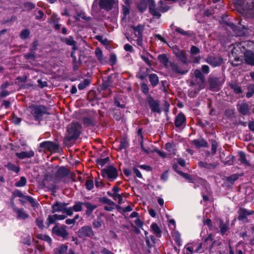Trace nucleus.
Listing matches in <instances>:
<instances>
[{"instance_id": "1", "label": "nucleus", "mask_w": 254, "mask_h": 254, "mask_svg": "<svg viewBox=\"0 0 254 254\" xmlns=\"http://www.w3.org/2000/svg\"><path fill=\"white\" fill-rule=\"evenodd\" d=\"M81 125L76 122H73L67 127V133L65 138L68 141H71L78 138L81 133Z\"/></svg>"}, {"instance_id": "2", "label": "nucleus", "mask_w": 254, "mask_h": 254, "mask_svg": "<svg viewBox=\"0 0 254 254\" xmlns=\"http://www.w3.org/2000/svg\"><path fill=\"white\" fill-rule=\"evenodd\" d=\"M205 87V79L194 78L190 83L189 94L191 97L196 96L200 90Z\"/></svg>"}, {"instance_id": "3", "label": "nucleus", "mask_w": 254, "mask_h": 254, "mask_svg": "<svg viewBox=\"0 0 254 254\" xmlns=\"http://www.w3.org/2000/svg\"><path fill=\"white\" fill-rule=\"evenodd\" d=\"M102 176L110 181H114L118 176V172L117 169L112 166L106 167L101 171Z\"/></svg>"}, {"instance_id": "4", "label": "nucleus", "mask_w": 254, "mask_h": 254, "mask_svg": "<svg viewBox=\"0 0 254 254\" xmlns=\"http://www.w3.org/2000/svg\"><path fill=\"white\" fill-rule=\"evenodd\" d=\"M77 236L80 239L86 240L87 238H94L95 235L92 228L89 226L81 227L77 232Z\"/></svg>"}, {"instance_id": "5", "label": "nucleus", "mask_w": 254, "mask_h": 254, "mask_svg": "<svg viewBox=\"0 0 254 254\" xmlns=\"http://www.w3.org/2000/svg\"><path fill=\"white\" fill-rule=\"evenodd\" d=\"M67 227L66 225H56L52 229V233L54 235L62 237L64 240L68 238L69 233L67 231Z\"/></svg>"}, {"instance_id": "6", "label": "nucleus", "mask_w": 254, "mask_h": 254, "mask_svg": "<svg viewBox=\"0 0 254 254\" xmlns=\"http://www.w3.org/2000/svg\"><path fill=\"white\" fill-rule=\"evenodd\" d=\"M40 147L43 148L44 152L49 151L52 152H59L61 150L58 144L50 141H46L41 143Z\"/></svg>"}, {"instance_id": "7", "label": "nucleus", "mask_w": 254, "mask_h": 254, "mask_svg": "<svg viewBox=\"0 0 254 254\" xmlns=\"http://www.w3.org/2000/svg\"><path fill=\"white\" fill-rule=\"evenodd\" d=\"M171 68L170 75L172 77H177L178 75H184L188 72V69L183 68L176 63H170Z\"/></svg>"}, {"instance_id": "8", "label": "nucleus", "mask_w": 254, "mask_h": 254, "mask_svg": "<svg viewBox=\"0 0 254 254\" xmlns=\"http://www.w3.org/2000/svg\"><path fill=\"white\" fill-rule=\"evenodd\" d=\"M31 114L38 120L45 114H47V109L43 106H34L31 108Z\"/></svg>"}, {"instance_id": "9", "label": "nucleus", "mask_w": 254, "mask_h": 254, "mask_svg": "<svg viewBox=\"0 0 254 254\" xmlns=\"http://www.w3.org/2000/svg\"><path fill=\"white\" fill-rule=\"evenodd\" d=\"M17 197L19 198V201L22 204H25L27 202H29L33 207L36 205V203L33 198L32 197L23 194L21 191L17 190Z\"/></svg>"}, {"instance_id": "10", "label": "nucleus", "mask_w": 254, "mask_h": 254, "mask_svg": "<svg viewBox=\"0 0 254 254\" xmlns=\"http://www.w3.org/2000/svg\"><path fill=\"white\" fill-rule=\"evenodd\" d=\"M146 101L152 112L158 113H160L161 112L159 102L157 100H154L150 95H148L147 97Z\"/></svg>"}, {"instance_id": "11", "label": "nucleus", "mask_w": 254, "mask_h": 254, "mask_svg": "<svg viewBox=\"0 0 254 254\" xmlns=\"http://www.w3.org/2000/svg\"><path fill=\"white\" fill-rule=\"evenodd\" d=\"M239 220L244 222H248V216L254 213V211L251 210H248L245 208L241 207L238 211Z\"/></svg>"}, {"instance_id": "12", "label": "nucleus", "mask_w": 254, "mask_h": 254, "mask_svg": "<svg viewBox=\"0 0 254 254\" xmlns=\"http://www.w3.org/2000/svg\"><path fill=\"white\" fill-rule=\"evenodd\" d=\"M174 124L176 127L178 128L182 129L186 127V118L182 112H180L176 116Z\"/></svg>"}, {"instance_id": "13", "label": "nucleus", "mask_w": 254, "mask_h": 254, "mask_svg": "<svg viewBox=\"0 0 254 254\" xmlns=\"http://www.w3.org/2000/svg\"><path fill=\"white\" fill-rule=\"evenodd\" d=\"M205 61L212 66H219L222 62V60L220 57L212 56H208Z\"/></svg>"}, {"instance_id": "14", "label": "nucleus", "mask_w": 254, "mask_h": 254, "mask_svg": "<svg viewBox=\"0 0 254 254\" xmlns=\"http://www.w3.org/2000/svg\"><path fill=\"white\" fill-rule=\"evenodd\" d=\"M210 88L211 90H217L222 84L220 79L218 77H209L208 79Z\"/></svg>"}, {"instance_id": "15", "label": "nucleus", "mask_w": 254, "mask_h": 254, "mask_svg": "<svg viewBox=\"0 0 254 254\" xmlns=\"http://www.w3.org/2000/svg\"><path fill=\"white\" fill-rule=\"evenodd\" d=\"M68 203L59 202L58 201L55 202L52 205V212L53 213L56 212H64Z\"/></svg>"}, {"instance_id": "16", "label": "nucleus", "mask_w": 254, "mask_h": 254, "mask_svg": "<svg viewBox=\"0 0 254 254\" xmlns=\"http://www.w3.org/2000/svg\"><path fill=\"white\" fill-rule=\"evenodd\" d=\"M173 52L176 57L178 58L181 62L184 64L187 63L186 54L184 51L178 48H175Z\"/></svg>"}, {"instance_id": "17", "label": "nucleus", "mask_w": 254, "mask_h": 254, "mask_svg": "<svg viewBox=\"0 0 254 254\" xmlns=\"http://www.w3.org/2000/svg\"><path fill=\"white\" fill-rule=\"evenodd\" d=\"M149 10L150 12L154 17L159 18L161 14L158 9L155 7L154 1L153 0H149Z\"/></svg>"}, {"instance_id": "18", "label": "nucleus", "mask_w": 254, "mask_h": 254, "mask_svg": "<svg viewBox=\"0 0 254 254\" xmlns=\"http://www.w3.org/2000/svg\"><path fill=\"white\" fill-rule=\"evenodd\" d=\"M244 60L246 64L254 65V53L250 51H246L244 54Z\"/></svg>"}, {"instance_id": "19", "label": "nucleus", "mask_w": 254, "mask_h": 254, "mask_svg": "<svg viewBox=\"0 0 254 254\" xmlns=\"http://www.w3.org/2000/svg\"><path fill=\"white\" fill-rule=\"evenodd\" d=\"M237 110L238 112L243 115L248 114L250 111L249 105L245 102H242L237 105Z\"/></svg>"}, {"instance_id": "20", "label": "nucleus", "mask_w": 254, "mask_h": 254, "mask_svg": "<svg viewBox=\"0 0 254 254\" xmlns=\"http://www.w3.org/2000/svg\"><path fill=\"white\" fill-rule=\"evenodd\" d=\"M114 3V0H100L99 5L102 8L110 10Z\"/></svg>"}, {"instance_id": "21", "label": "nucleus", "mask_w": 254, "mask_h": 254, "mask_svg": "<svg viewBox=\"0 0 254 254\" xmlns=\"http://www.w3.org/2000/svg\"><path fill=\"white\" fill-rule=\"evenodd\" d=\"M217 162L214 163H208L206 162L200 161L198 163V166L201 168L211 170L215 169L218 165Z\"/></svg>"}, {"instance_id": "22", "label": "nucleus", "mask_w": 254, "mask_h": 254, "mask_svg": "<svg viewBox=\"0 0 254 254\" xmlns=\"http://www.w3.org/2000/svg\"><path fill=\"white\" fill-rule=\"evenodd\" d=\"M83 205L86 208L85 214L87 216H89L92 213L93 210L97 207V205L93 204L88 201L83 202Z\"/></svg>"}, {"instance_id": "23", "label": "nucleus", "mask_w": 254, "mask_h": 254, "mask_svg": "<svg viewBox=\"0 0 254 254\" xmlns=\"http://www.w3.org/2000/svg\"><path fill=\"white\" fill-rule=\"evenodd\" d=\"M34 154V152L31 150L29 151H22L19 153H17V157L20 159L30 158L33 157Z\"/></svg>"}, {"instance_id": "24", "label": "nucleus", "mask_w": 254, "mask_h": 254, "mask_svg": "<svg viewBox=\"0 0 254 254\" xmlns=\"http://www.w3.org/2000/svg\"><path fill=\"white\" fill-rule=\"evenodd\" d=\"M62 41L68 45L72 46V49L73 51H75L77 49L76 47V42L74 40L73 37L69 36L68 38H64L62 39Z\"/></svg>"}, {"instance_id": "25", "label": "nucleus", "mask_w": 254, "mask_h": 254, "mask_svg": "<svg viewBox=\"0 0 254 254\" xmlns=\"http://www.w3.org/2000/svg\"><path fill=\"white\" fill-rule=\"evenodd\" d=\"M131 28L133 30L134 33L136 37L142 36L144 25L138 24L137 26H131Z\"/></svg>"}, {"instance_id": "26", "label": "nucleus", "mask_w": 254, "mask_h": 254, "mask_svg": "<svg viewBox=\"0 0 254 254\" xmlns=\"http://www.w3.org/2000/svg\"><path fill=\"white\" fill-rule=\"evenodd\" d=\"M68 246L62 244L54 250L55 254H65L68 250Z\"/></svg>"}, {"instance_id": "27", "label": "nucleus", "mask_w": 254, "mask_h": 254, "mask_svg": "<svg viewBox=\"0 0 254 254\" xmlns=\"http://www.w3.org/2000/svg\"><path fill=\"white\" fill-rule=\"evenodd\" d=\"M95 54L98 60L102 64L106 63V58L103 56L102 52L99 48H97L95 51Z\"/></svg>"}, {"instance_id": "28", "label": "nucleus", "mask_w": 254, "mask_h": 254, "mask_svg": "<svg viewBox=\"0 0 254 254\" xmlns=\"http://www.w3.org/2000/svg\"><path fill=\"white\" fill-rule=\"evenodd\" d=\"M148 56L152 57L148 52H147L145 51H143L142 54L140 55L141 59L148 66H150L152 65V61L149 59Z\"/></svg>"}, {"instance_id": "29", "label": "nucleus", "mask_w": 254, "mask_h": 254, "mask_svg": "<svg viewBox=\"0 0 254 254\" xmlns=\"http://www.w3.org/2000/svg\"><path fill=\"white\" fill-rule=\"evenodd\" d=\"M151 229L152 232L157 237H160L161 236V231L156 223H152L151 225Z\"/></svg>"}, {"instance_id": "30", "label": "nucleus", "mask_w": 254, "mask_h": 254, "mask_svg": "<svg viewBox=\"0 0 254 254\" xmlns=\"http://www.w3.org/2000/svg\"><path fill=\"white\" fill-rule=\"evenodd\" d=\"M239 161L241 162V163L244 164V165L248 166H251V163L247 160L246 158V155L245 154L244 152L242 151H240L239 153Z\"/></svg>"}, {"instance_id": "31", "label": "nucleus", "mask_w": 254, "mask_h": 254, "mask_svg": "<svg viewBox=\"0 0 254 254\" xmlns=\"http://www.w3.org/2000/svg\"><path fill=\"white\" fill-rule=\"evenodd\" d=\"M29 217V214L23 209H20L17 210V217L22 219L25 220L28 219Z\"/></svg>"}, {"instance_id": "32", "label": "nucleus", "mask_w": 254, "mask_h": 254, "mask_svg": "<svg viewBox=\"0 0 254 254\" xmlns=\"http://www.w3.org/2000/svg\"><path fill=\"white\" fill-rule=\"evenodd\" d=\"M107 194L113 197L115 200H118L119 204H121L123 201V195L118 193H112L110 191L107 192Z\"/></svg>"}, {"instance_id": "33", "label": "nucleus", "mask_w": 254, "mask_h": 254, "mask_svg": "<svg viewBox=\"0 0 254 254\" xmlns=\"http://www.w3.org/2000/svg\"><path fill=\"white\" fill-rule=\"evenodd\" d=\"M149 80L152 86H156L159 83V79L157 75L154 73H151L149 76Z\"/></svg>"}, {"instance_id": "34", "label": "nucleus", "mask_w": 254, "mask_h": 254, "mask_svg": "<svg viewBox=\"0 0 254 254\" xmlns=\"http://www.w3.org/2000/svg\"><path fill=\"white\" fill-rule=\"evenodd\" d=\"M229 86L236 94H240L242 93V90L241 86L237 83L231 82L229 84Z\"/></svg>"}, {"instance_id": "35", "label": "nucleus", "mask_w": 254, "mask_h": 254, "mask_svg": "<svg viewBox=\"0 0 254 254\" xmlns=\"http://www.w3.org/2000/svg\"><path fill=\"white\" fill-rule=\"evenodd\" d=\"M158 59L165 67H168L169 60L165 54L159 55L158 56Z\"/></svg>"}, {"instance_id": "36", "label": "nucleus", "mask_w": 254, "mask_h": 254, "mask_svg": "<svg viewBox=\"0 0 254 254\" xmlns=\"http://www.w3.org/2000/svg\"><path fill=\"white\" fill-rule=\"evenodd\" d=\"M192 142L197 147L208 146V143L203 139H195L192 141Z\"/></svg>"}, {"instance_id": "37", "label": "nucleus", "mask_w": 254, "mask_h": 254, "mask_svg": "<svg viewBox=\"0 0 254 254\" xmlns=\"http://www.w3.org/2000/svg\"><path fill=\"white\" fill-rule=\"evenodd\" d=\"M35 235L38 239L47 242L49 244H51L52 239L48 235L43 234L36 233H35Z\"/></svg>"}, {"instance_id": "38", "label": "nucleus", "mask_w": 254, "mask_h": 254, "mask_svg": "<svg viewBox=\"0 0 254 254\" xmlns=\"http://www.w3.org/2000/svg\"><path fill=\"white\" fill-rule=\"evenodd\" d=\"M147 4L146 0H140L137 4V8L141 12L144 11L147 8Z\"/></svg>"}, {"instance_id": "39", "label": "nucleus", "mask_w": 254, "mask_h": 254, "mask_svg": "<svg viewBox=\"0 0 254 254\" xmlns=\"http://www.w3.org/2000/svg\"><path fill=\"white\" fill-rule=\"evenodd\" d=\"M219 227L221 233L224 235L229 229V223H224L223 221H221Z\"/></svg>"}, {"instance_id": "40", "label": "nucleus", "mask_w": 254, "mask_h": 254, "mask_svg": "<svg viewBox=\"0 0 254 254\" xmlns=\"http://www.w3.org/2000/svg\"><path fill=\"white\" fill-rule=\"evenodd\" d=\"M235 50V48H234L232 50V56L234 57V60H232V64L235 66H236V65L239 64L241 63L242 60L240 58L237 57L236 56L234 55V54H235L234 50Z\"/></svg>"}, {"instance_id": "41", "label": "nucleus", "mask_w": 254, "mask_h": 254, "mask_svg": "<svg viewBox=\"0 0 254 254\" xmlns=\"http://www.w3.org/2000/svg\"><path fill=\"white\" fill-rule=\"evenodd\" d=\"M68 174V170L66 169L65 167H60L57 173V175L59 177H64L67 175Z\"/></svg>"}, {"instance_id": "42", "label": "nucleus", "mask_w": 254, "mask_h": 254, "mask_svg": "<svg viewBox=\"0 0 254 254\" xmlns=\"http://www.w3.org/2000/svg\"><path fill=\"white\" fill-rule=\"evenodd\" d=\"M178 173L179 174L181 175L182 177H183L186 180H187L189 181V182L191 183H194V179L191 175H190L185 173H183L181 171H178Z\"/></svg>"}, {"instance_id": "43", "label": "nucleus", "mask_w": 254, "mask_h": 254, "mask_svg": "<svg viewBox=\"0 0 254 254\" xmlns=\"http://www.w3.org/2000/svg\"><path fill=\"white\" fill-rule=\"evenodd\" d=\"M83 203L80 201H76L75 204L72 207V209L75 212L81 211L82 210V205Z\"/></svg>"}, {"instance_id": "44", "label": "nucleus", "mask_w": 254, "mask_h": 254, "mask_svg": "<svg viewBox=\"0 0 254 254\" xmlns=\"http://www.w3.org/2000/svg\"><path fill=\"white\" fill-rule=\"evenodd\" d=\"M90 83V81L88 79H85L81 81L78 85L79 90H83L88 86Z\"/></svg>"}, {"instance_id": "45", "label": "nucleus", "mask_w": 254, "mask_h": 254, "mask_svg": "<svg viewBox=\"0 0 254 254\" xmlns=\"http://www.w3.org/2000/svg\"><path fill=\"white\" fill-rule=\"evenodd\" d=\"M165 149L169 152L170 155L175 154V148L174 145L171 143H167L165 144Z\"/></svg>"}, {"instance_id": "46", "label": "nucleus", "mask_w": 254, "mask_h": 254, "mask_svg": "<svg viewBox=\"0 0 254 254\" xmlns=\"http://www.w3.org/2000/svg\"><path fill=\"white\" fill-rule=\"evenodd\" d=\"M59 21L60 17H59L57 15L55 14H53L52 16L48 20V22L49 23L53 24L59 22Z\"/></svg>"}, {"instance_id": "47", "label": "nucleus", "mask_w": 254, "mask_h": 254, "mask_svg": "<svg viewBox=\"0 0 254 254\" xmlns=\"http://www.w3.org/2000/svg\"><path fill=\"white\" fill-rule=\"evenodd\" d=\"M175 31L177 32H178L184 36L190 37L192 35V34L190 31H185L184 30H183V29H182L181 28H180V27H177Z\"/></svg>"}, {"instance_id": "48", "label": "nucleus", "mask_w": 254, "mask_h": 254, "mask_svg": "<svg viewBox=\"0 0 254 254\" xmlns=\"http://www.w3.org/2000/svg\"><path fill=\"white\" fill-rule=\"evenodd\" d=\"M24 57L27 60L35 61L36 60V53L30 51L29 53L24 55Z\"/></svg>"}, {"instance_id": "49", "label": "nucleus", "mask_w": 254, "mask_h": 254, "mask_svg": "<svg viewBox=\"0 0 254 254\" xmlns=\"http://www.w3.org/2000/svg\"><path fill=\"white\" fill-rule=\"evenodd\" d=\"M30 33L29 29H25L21 32L20 37L22 39H26L29 37Z\"/></svg>"}, {"instance_id": "50", "label": "nucleus", "mask_w": 254, "mask_h": 254, "mask_svg": "<svg viewBox=\"0 0 254 254\" xmlns=\"http://www.w3.org/2000/svg\"><path fill=\"white\" fill-rule=\"evenodd\" d=\"M85 185L87 190H91L94 188V182L92 180L88 179L86 180Z\"/></svg>"}, {"instance_id": "51", "label": "nucleus", "mask_w": 254, "mask_h": 254, "mask_svg": "<svg viewBox=\"0 0 254 254\" xmlns=\"http://www.w3.org/2000/svg\"><path fill=\"white\" fill-rule=\"evenodd\" d=\"M23 7L26 10H30L34 9L35 7V5L30 2H25L23 4Z\"/></svg>"}, {"instance_id": "52", "label": "nucleus", "mask_w": 254, "mask_h": 254, "mask_svg": "<svg viewBox=\"0 0 254 254\" xmlns=\"http://www.w3.org/2000/svg\"><path fill=\"white\" fill-rule=\"evenodd\" d=\"M8 85V84L7 83H5L4 84H3L1 86V93L0 95V97H4L8 95V92H7L5 90H4V89L6 88L7 86Z\"/></svg>"}, {"instance_id": "53", "label": "nucleus", "mask_w": 254, "mask_h": 254, "mask_svg": "<svg viewBox=\"0 0 254 254\" xmlns=\"http://www.w3.org/2000/svg\"><path fill=\"white\" fill-rule=\"evenodd\" d=\"M35 223L37 226L40 229H43L44 225L43 223V219L41 218H37L35 220Z\"/></svg>"}, {"instance_id": "54", "label": "nucleus", "mask_w": 254, "mask_h": 254, "mask_svg": "<svg viewBox=\"0 0 254 254\" xmlns=\"http://www.w3.org/2000/svg\"><path fill=\"white\" fill-rule=\"evenodd\" d=\"M95 185L96 188L99 189H102L105 186L104 183L103 182V181L100 180L98 178H95Z\"/></svg>"}, {"instance_id": "55", "label": "nucleus", "mask_w": 254, "mask_h": 254, "mask_svg": "<svg viewBox=\"0 0 254 254\" xmlns=\"http://www.w3.org/2000/svg\"><path fill=\"white\" fill-rule=\"evenodd\" d=\"M194 78L205 79L204 75L199 69H195L194 71Z\"/></svg>"}, {"instance_id": "56", "label": "nucleus", "mask_w": 254, "mask_h": 254, "mask_svg": "<svg viewBox=\"0 0 254 254\" xmlns=\"http://www.w3.org/2000/svg\"><path fill=\"white\" fill-rule=\"evenodd\" d=\"M142 92L146 95H149V88L148 85L145 83H141L140 85Z\"/></svg>"}, {"instance_id": "57", "label": "nucleus", "mask_w": 254, "mask_h": 254, "mask_svg": "<svg viewBox=\"0 0 254 254\" xmlns=\"http://www.w3.org/2000/svg\"><path fill=\"white\" fill-rule=\"evenodd\" d=\"M200 52L199 49L195 46H192L190 48V53L192 55H196L198 54H199Z\"/></svg>"}, {"instance_id": "58", "label": "nucleus", "mask_w": 254, "mask_h": 254, "mask_svg": "<svg viewBox=\"0 0 254 254\" xmlns=\"http://www.w3.org/2000/svg\"><path fill=\"white\" fill-rule=\"evenodd\" d=\"M173 237L177 245L180 246L181 245V239L180 234L178 233H175Z\"/></svg>"}, {"instance_id": "59", "label": "nucleus", "mask_w": 254, "mask_h": 254, "mask_svg": "<svg viewBox=\"0 0 254 254\" xmlns=\"http://www.w3.org/2000/svg\"><path fill=\"white\" fill-rule=\"evenodd\" d=\"M93 119L89 117H85L83 119V123L87 126L93 125Z\"/></svg>"}, {"instance_id": "60", "label": "nucleus", "mask_w": 254, "mask_h": 254, "mask_svg": "<svg viewBox=\"0 0 254 254\" xmlns=\"http://www.w3.org/2000/svg\"><path fill=\"white\" fill-rule=\"evenodd\" d=\"M95 38L96 40H97L98 41L100 42L104 45H107L109 44V41L108 39L106 38L103 39V37L101 36L97 35L95 37Z\"/></svg>"}, {"instance_id": "61", "label": "nucleus", "mask_w": 254, "mask_h": 254, "mask_svg": "<svg viewBox=\"0 0 254 254\" xmlns=\"http://www.w3.org/2000/svg\"><path fill=\"white\" fill-rule=\"evenodd\" d=\"M128 145L127 142L125 138H123L121 139L120 141V144L119 146V148L120 150H122L123 149L126 148Z\"/></svg>"}, {"instance_id": "62", "label": "nucleus", "mask_w": 254, "mask_h": 254, "mask_svg": "<svg viewBox=\"0 0 254 254\" xmlns=\"http://www.w3.org/2000/svg\"><path fill=\"white\" fill-rule=\"evenodd\" d=\"M101 201L103 203L107 204L108 205H115V203L114 202L106 197H103L101 199Z\"/></svg>"}, {"instance_id": "63", "label": "nucleus", "mask_w": 254, "mask_h": 254, "mask_svg": "<svg viewBox=\"0 0 254 254\" xmlns=\"http://www.w3.org/2000/svg\"><path fill=\"white\" fill-rule=\"evenodd\" d=\"M27 182L26 179L24 177H21L20 181L17 182V187H23L24 186Z\"/></svg>"}, {"instance_id": "64", "label": "nucleus", "mask_w": 254, "mask_h": 254, "mask_svg": "<svg viewBox=\"0 0 254 254\" xmlns=\"http://www.w3.org/2000/svg\"><path fill=\"white\" fill-rule=\"evenodd\" d=\"M218 147V143L215 140H212V144H211V153L213 154H215L216 153L217 148Z\"/></svg>"}]
</instances>
